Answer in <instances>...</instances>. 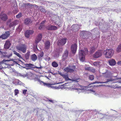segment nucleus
Here are the masks:
<instances>
[{
	"label": "nucleus",
	"mask_w": 121,
	"mask_h": 121,
	"mask_svg": "<svg viewBox=\"0 0 121 121\" xmlns=\"http://www.w3.org/2000/svg\"><path fill=\"white\" fill-rule=\"evenodd\" d=\"M15 60V59H14V60H12L10 61L9 60H3L0 62V69L6 68L5 65H13L15 64H17V63L16 61Z\"/></svg>",
	"instance_id": "obj_1"
},
{
	"label": "nucleus",
	"mask_w": 121,
	"mask_h": 121,
	"mask_svg": "<svg viewBox=\"0 0 121 121\" xmlns=\"http://www.w3.org/2000/svg\"><path fill=\"white\" fill-rule=\"evenodd\" d=\"M84 50L85 51L83 50H81L79 52V58L80 60L82 62L84 61L85 60V53L87 54L88 52V50L86 48H84Z\"/></svg>",
	"instance_id": "obj_2"
},
{
	"label": "nucleus",
	"mask_w": 121,
	"mask_h": 121,
	"mask_svg": "<svg viewBox=\"0 0 121 121\" xmlns=\"http://www.w3.org/2000/svg\"><path fill=\"white\" fill-rule=\"evenodd\" d=\"M16 48L20 52H22L23 53H26L27 48V46L25 44H20L16 46Z\"/></svg>",
	"instance_id": "obj_3"
},
{
	"label": "nucleus",
	"mask_w": 121,
	"mask_h": 121,
	"mask_svg": "<svg viewBox=\"0 0 121 121\" xmlns=\"http://www.w3.org/2000/svg\"><path fill=\"white\" fill-rule=\"evenodd\" d=\"M114 51L112 49H107L104 51V53L106 58H110L114 53Z\"/></svg>",
	"instance_id": "obj_4"
},
{
	"label": "nucleus",
	"mask_w": 121,
	"mask_h": 121,
	"mask_svg": "<svg viewBox=\"0 0 121 121\" xmlns=\"http://www.w3.org/2000/svg\"><path fill=\"white\" fill-rule=\"evenodd\" d=\"M42 67H38L31 64H26L25 65V68L27 69H33L36 68L38 69H41L42 68Z\"/></svg>",
	"instance_id": "obj_5"
},
{
	"label": "nucleus",
	"mask_w": 121,
	"mask_h": 121,
	"mask_svg": "<svg viewBox=\"0 0 121 121\" xmlns=\"http://www.w3.org/2000/svg\"><path fill=\"white\" fill-rule=\"evenodd\" d=\"M10 35L9 31H6L4 34H2L0 36V38H2L3 39H6L9 37Z\"/></svg>",
	"instance_id": "obj_6"
},
{
	"label": "nucleus",
	"mask_w": 121,
	"mask_h": 121,
	"mask_svg": "<svg viewBox=\"0 0 121 121\" xmlns=\"http://www.w3.org/2000/svg\"><path fill=\"white\" fill-rule=\"evenodd\" d=\"M67 42L66 38H63L61 40H59L58 41V45L59 46H62L65 44Z\"/></svg>",
	"instance_id": "obj_7"
},
{
	"label": "nucleus",
	"mask_w": 121,
	"mask_h": 121,
	"mask_svg": "<svg viewBox=\"0 0 121 121\" xmlns=\"http://www.w3.org/2000/svg\"><path fill=\"white\" fill-rule=\"evenodd\" d=\"M0 18L1 20L5 21L8 19V16L5 13L1 12L0 14Z\"/></svg>",
	"instance_id": "obj_8"
},
{
	"label": "nucleus",
	"mask_w": 121,
	"mask_h": 121,
	"mask_svg": "<svg viewBox=\"0 0 121 121\" xmlns=\"http://www.w3.org/2000/svg\"><path fill=\"white\" fill-rule=\"evenodd\" d=\"M102 52L101 50H99L93 55V57L95 58H98L102 55Z\"/></svg>",
	"instance_id": "obj_9"
},
{
	"label": "nucleus",
	"mask_w": 121,
	"mask_h": 121,
	"mask_svg": "<svg viewBox=\"0 0 121 121\" xmlns=\"http://www.w3.org/2000/svg\"><path fill=\"white\" fill-rule=\"evenodd\" d=\"M46 28L48 30L51 31L55 30L58 29L57 27L56 26L51 25L48 26H47Z\"/></svg>",
	"instance_id": "obj_10"
},
{
	"label": "nucleus",
	"mask_w": 121,
	"mask_h": 121,
	"mask_svg": "<svg viewBox=\"0 0 121 121\" xmlns=\"http://www.w3.org/2000/svg\"><path fill=\"white\" fill-rule=\"evenodd\" d=\"M34 32V31L32 30H27L25 32V36L26 37L28 38L29 37L30 35L33 34Z\"/></svg>",
	"instance_id": "obj_11"
},
{
	"label": "nucleus",
	"mask_w": 121,
	"mask_h": 121,
	"mask_svg": "<svg viewBox=\"0 0 121 121\" xmlns=\"http://www.w3.org/2000/svg\"><path fill=\"white\" fill-rule=\"evenodd\" d=\"M62 77L63 78H65V80L66 81L68 80H72V81H77V80H78V79H76L75 78H72V79H71L69 78L68 75H66V74H64V75H62Z\"/></svg>",
	"instance_id": "obj_12"
},
{
	"label": "nucleus",
	"mask_w": 121,
	"mask_h": 121,
	"mask_svg": "<svg viewBox=\"0 0 121 121\" xmlns=\"http://www.w3.org/2000/svg\"><path fill=\"white\" fill-rule=\"evenodd\" d=\"M77 49V45L75 43L73 44L71 47V49L72 52L73 53H75Z\"/></svg>",
	"instance_id": "obj_13"
},
{
	"label": "nucleus",
	"mask_w": 121,
	"mask_h": 121,
	"mask_svg": "<svg viewBox=\"0 0 121 121\" xmlns=\"http://www.w3.org/2000/svg\"><path fill=\"white\" fill-rule=\"evenodd\" d=\"M11 45L10 41L7 40L6 41L4 45V48L6 49H8L10 48Z\"/></svg>",
	"instance_id": "obj_14"
},
{
	"label": "nucleus",
	"mask_w": 121,
	"mask_h": 121,
	"mask_svg": "<svg viewBox=\"0 0 121 121\" xmlns=\"http://www.w3.org/2000/svg\"><path fill=\"white\" fill-rule=\"evenodd\" d=\"M42 38V35L41 34H39L37 36L35 40V43H37L41 40Z\"/></svg>",
	"instance_id": "obj_15"
},
{
	"label": "nucleus",
	"mask_w": 121,
	"mask_h": 121,
	"mask_svg": "<svg viewBox=\"0 0 121 121\" xmlns=\"http://www.w3.org/2000/svg\"><path fill=\"white\" fill-rule=\"evenodd\" d=\"M68 55L69 52L67 50H65L63 56V60H64L66 59L68 57Z\"/></svg>",
	"instance_id": "obj_16"
},
{
	"label": "nucleus",
	"mask_w": 121,
	"mask_h": 121,
	"mask_svg": "<svg viewBox=\"0 0 121 121\" xmlns=\"http://www.w3.org/2000/svg\"><path fill=\"white\" fill-rule=\"evenodd\" d=\"M12 55V53H10L9 54H8L6 52H4L2 53V57L4 58H9Z\"/></svg>",
	"instance_id": "obj_17"
},
{
	"label": "nucleus",
	"mask_w": 121,
	"mask_h": 121,
	"mask_svg": "<svg viewBox=\"0 0 121 121\" xmlns=\"http://www.w3.org/2000/svg\"><path fill=\"white\" fill-rule=\"evenodd\" d=\"M108 62L109 65L111 66H113L115 65L116 63L115 60L113 59H112L108 61Z\"/></svg>",
	"instance_id": "obj_18"
},
{
	"label": "nucleus",
	"mask_w": 121,
	"mask_h": 121,
	"mask_svg": "<svg viewBox=\"0 0 121 121\" xmlns=\"http://www.w3.org/2000/svg\"><path fill=\"white\" fill-rule=\"evenodd\" d=\"M32 22V21L31 19L29 18H26L24 20V23L26 25H28L31 24Z\"/></svg>",
	"instance_id": "obj_19"
},
{
	"label": "nucleus",
	"mask_w": 121,
	"mask_h": 121,
	"mask_svg": "<svg viewBox=\"0 0 121 121\" xmlns=\"http://www.w3.org/2000/svg\"><path fill=\"white\" fill-rule=\"evenodd\" d=\"M50 46V42L49 41H46L45 44V48L46 49H48Z\"/></svg>",
	"instance_id": "obj_20"
},
{
	"label": "nucleus",
	"mask_w": 121,
	"mask_h": 121,
	"mask_svg": "<svg viewBox=\"0 0 121 121\" xmlns=\"http://www.w3.org/2000/svg\"><path fill=\"white\" fill-rule=\"evenodd\" d=\"M30 58L33 61H35L37 60V57L35 54H34L31 55Z\"/></svg>",
	"instance_id": "obj_21"
},
{
	"label": "nucleus",
	"mask_w": 121,
	"mask_h": 121,
	"mask_svg": "<svg viewBox=\"0 0 121 121\" xmlns=\"http://www.w3.org/2000/svg\"><path fill=\"white\" fill-rule=\"evenodd\" d=\"M113 80H111L110 79H107V81L106 82H97V81H95V82H93L92 83H91L92 84H95L96 83H106L108 82H110V81H112Z\"/></svg>",
	"instance_id": "obj_22"
},
{
	"label": "nucleus",
	"mask_w": 121,
	"mask_h": 121,
	"mask_svg": "<svg viewBox=\"0 0 121 121\" xmlns=\"http://www.w3.org/2000/svg\"><path fill=\"white\" fill-rule=\"evenodd\" d=\"M112 75V73L110 72H107L105 73L104 75L106 78H109Z\"/></svg>",
	"instance_id": "obj_23"
},
{
	"label": "nucleus",
	"mask_w": 121,
	"mask_h": 121,
	"mask_svg": "<svg viewBox=\"0 0 121 121\" xmlns=\"http://www.w3.org/2000/svg\"><path fill=\"white\" fill-rule=\"evenodd\" d=\"M16 23V21H14V22L11 23L9 25V27L10 28H11V27L15 26L17 24Z\"/></svg>",
	"instance_id": "obj_24"
},
{
	"label": "nucleus",
	"mask_w": 121,
	"mask_h": 121,
	"mask_svg": "<svg viewBox=\"0 0 121 121\" xmlns=\"http://www.w3.org/2000/svg\"><path fill=\"white\" fill-rule=\"evenodd\" d=\"M72 69L69 68V73H73L74 71V70L76 68L75 66H72Z\"/></svg>",
	"instance_id": "obj_25"
},
{
	"label": "nucleus",
	"mask_w": 121,
	"mask_h": 121,
	"mask_svg": "<svg viewBox=\"0 0 121 121\" xmlns=\"http://www.w3.org/2000/svg\"><path fill=\"white\" fill-rule=\"evenodd\" d=\"M95 50V48L94 47H91L90 48V52L91 53H93Z\"/></svg>",
	"instance_id": "obj_26"
},
{
	"label": "nucleus",
	"mask_w": 121,
	"mask_h": 121,
	"mask_svg": "<svg viewBox=\"0 0 121 121\" xmlns=\"http://www.w3.org/2000/svg\"><path fill=\"white\" fill-rule=\"evenodd\" d=\"M30 55V52L29 51L25 55V57L26 60L29 59V56Z\"/></svg>",
	"instance_id": "obj_27"
},
{
	"label": "nucleus",
	"mask_w": 121,
	"mask_h": 121,
	"mask_svg": "<svg viewBox=\"0 0 121 121\" xmlns=\"http://www.w3.org/2000/svg\"><path fill=\"white\" fill-rule=\"evenodd\" d=\"M100 62L98 61H96L94 62L93 63V65L94 66H99Z\"/></svg>",
	"instance_id": "obj_28"
},
{
	"label": "nucleus",
	"mask_w": 121,
	"mask_h": 121,
	"mask_svg": "<svg viewBox=\"0 0 121 121\" xmlns=\"http://www.w3.org/2000/svg\"><path fill=\"white\" fill-rule=\"evenodd\" d=\"M52 66L56 68L58 66V63L55 61L52 62Z\"/></svg>",
	"instance_id": "obj_29"
},
{
	"label": "nucleus",
	"mask_w": 121,
	"mask_h": 121,
	"mask_svg": "<svg viewBox=\"0 0 121 121\" xmlns=\"http://www.w3.org/2000/svg\"><path fill=\"white\" fill-rule=\"evenodd\" d=\"M13 52L14 54L19 57V58H22V57L21 55L19 53H17L16 51L14 50L13 51Z\"/></svg>",
	"instance_id": "obj_30"
},
{
	"label": "nucleus",
	"mask_w": 121,
	"mask_h": 121,
	"mask_svg": "<svg viewBox=\"0 0 121 121\" xmlns=\"http://www.w3.org/2000/svg\"><path fill=\"white\" fill-rule=\"evenodd\" d=\"M40 11L43 13H45L46 12V11L45 9L42 7H40Z\"/></svg>",
	"instance_id": "obj_31"
},
{
	"label": "nucleus",
	"mask_w": 121,
	"mask_h": 121,
	"mask_svg": "<svg viewBox=\"0 0 121 121\" xmlns=\"http://www.w3.org/2000/svg\"><path fill=\"white\" fill-rule=\"evenodd\" d=\"M116 51L118 52H119L121 51V46H120L119 45L118 46L117 48L116 49Z\"/></svg>",
	"instance_id": "obj_32"
},
{
	"label": "nucleus",
	"mask_w": 121,
	"mask_h": 121,
	"mask_svg": "<svg viewBox=\"0 0 121 121\" xmlns=\"http://www.w3.org/2000/svg\"><path fill=\"white\" fill-rule=\"evenodd\" d=\"M22 16V13H20L19 14L16 15V17L18 18H20Z\"/></svg>",
	"instance_id": "obj_33"
},
{
	"label": "nucleus",
	"mask_w": 121,
	"mask_h": 121,
	"mask_svg": "<svg viewBox=\"0 0 121 121\" xmlns=\"http://www.w3.org/2000/svg\"><path fill=\"white\" fill-rule=\"evenodd\" d=\"M14 93L15 95H17L19 93V90L17 89H15L14 90Z\"/></svg>",
	"instance_id": "obj_34"
},
{
	"label": "nucleus",
	"mask_w": 121,
	"mask_h": 121,
	"mask_svg": "<svg viewBox=\"0 0 121 121\" xmlns=\"http://www.w3.org/2000/svg\"><path fill=\"white\" fill-rule=\"evenodd\" d=\"M89 78L91 80H93L94 79V76L92 75H90L89 76Z\"/></svg>",
	"instance_id": "obj_35"
},
{
	"label": "nucleus",
	"mask_w": 121,
	"mask_h": 121,
	"mask_svg": "<svg viewBox=\"0 0 121 121\" xmlns=\"http://www.w3.org/2000/svg\"><path fill=\"white\" fill-rule=\"evenodd\" d=\"M69 68L68 67H66L64 69V71H65L66 72H67L69 73Z\"/></svg>",
	"instance_id": "obj_36"
},
{
	"label": "nucleus",
	"mask_w": 121,
	"mask_h": 121,
	"mask_svg": "<svg viewBox=\"0 0 121 121\" xmlns=\"http://www.w3.org/2000/svg\"><path fill=\"white\" fill-rule=\"evenodd\" d=\"M63 48H59V50H58L57 52L60 53L61 52L63 51Z\"/></svg>",
	"instance_id": "obj_37"
},
{
	"label": "nucleus",
	"mask_w": 121,
	"mask_h": 121,
	"mask_svg": "<svg viewBox=\"0 0 121 121\" xmlns=\"http://www.w3.org/2000/svg\"><path fill=\"white\" fill-rule=\"evenodd\" d=\"M39 82L41 84L42 83H43V85H47V84L45 83L44 82H43L42 81L40 80H39Z\"/></svg>",
	"instance_id": "obj_38"
},
{
	"label": "nucleus",
	"mask_w": 121,
	"mask_h": 121,
	"mask_svg": "<svg viewBox=\"0 0 121 121\" xmlns=\"http://www.w3.org/2000/svg\"><path fill=\"white\" fill-rule=\"evenodd\" d=\"M27 91V90L26 89L22 91V93L24 95H25L26 94Z\"/></svg>",
	"instance_id": "obj_39"
},
{
	"label": "nucleus",
	"mask_w": 121,
	"mask_h": 121,
	"mask_svg": "<svg viewBox=\"0 0 121 121\" xmlns=\"http://www.w3.org/2000/svg\"><path fill=\"white\" fill-rule=\"evenodd\" d=\"M43 52H42L39 55V56L40 57H42L43 55Z\"/></svg>",
	"instance_id": "obj_40"
},
{
	"label": "nucleus",
	"mask_w": 121,
	"mask_h": 121,
	"mask_svg": "<svg viewBox=\"0 0 121 121\" xmlns=\"http://www.w3.org/2000/svg\"><path fill=\"white\" fill-rule=\"evenodd\" d=\"M43 25L40 26L39 28V29L40 30H42V29L43 28Z\"/></svg>",
	"instance_id": "obj_41"
},
{
	"label": "nucleus",
	"mask_w": 121,
	"mask_h": 121,
	"mask_svg": "<svg viewBox=\"0 0 121 121\" xmlns=\"http://www.w3.org/2000/svg\"><path fill=\"white\" fill-rule=\"evenodd\" d=\"M26 6H31V7L32 6V5L30 4V3H28L26 4Z\"/></svg>",
	"instance_id": "obj_42"
},
{
	"label": "nucleus",
	"mask_w": 121,
	"mask_h": 121,
	"mask_svg": "<svg viewBox=\"0 0 121 121\" xmlns=\"http://www.w3.org/2000/svg\"><path fill=\"white\" fill-rule=\"evenodd\" d=\"M46 22V20H44L43 22H42L41 23V25L44 24Z\"/></svg>",
	"instance_id": "obj_43"
},
{
	"label": "nucleus",
	"mask_w": 121,
	"mask_h": 121,
	"mask_svg": "<svg viewBox=\"0 0 121 121\" xmlns=\"http://www.w3.org/2000/svg\"><path fill=\"white\" fill-rule=\"evenodd\" d=\"M117 63V64L119 65H121V61H120L118 62Z\"/></svg>",
	"instance_id": "obj_44"
},
{
	"label": "nucleus",
	"mask_w": 121,
	"mask_h": 121,
	"mask_svg": "<svg viewBox=\"0 0 121 121\" xmlns=\"http://www.w3.org/2000/svg\"><path fill=\"white\" fill-rule=\"evenodd\" d=\"M90 67H87L85 68V69L86 70H90Z\"/></svg>",
	"instance_id": "obj_45"
},
{
	"label": "nucleus",
	"mask_w": 121,
	"mask_h": 121,
	"mask_svg": "<svg viewBox=\"0 0 121 121\" xmlns=\"http://www.w3.org/2000/svg\"><path fill=\"white\" fill-rule=\"evenodd\" d=\"M49 101H50V102H51L52 103H53V100H52V99L51 100H50Z\"/></svg>",
	"instance_id": "obj_46"
},
{
	"label": "nucleus",
	"mask_w": 121,
	"mask_h": 121,
	"mask_svg": "<svg viewBox=\"0 0 121 121\" xmlns=\"http://www.w3.org/2000/svg\"><path fill=\"white\" fill-rule=\"evenodd\" d=\"M59 74H60L62 77V75H64V74H62L61 73H59Z\"/></svg>",
	"instance_id": "obj_47"
},
{
	"label": "nucleus",
	"mask_w": 121,
	"mask_h": 121,
	"mask_svg": "<svg viewBox=\"0 0 121 121\" xmlns=\"http://www.w3.org/2000/svg\"><path fill=\"white\" fill-rule=\"evenodd\" d=\"M50 99H47V101H49Z\"/></svg>",
	"instance_id": "obj_48"
},
{
	"label": "nucleus",
	"mask_w": 121,
	"mask_h": 121,
	"mask_svg": "<svg viewBox=\"0 0 121 121\" xmlns=\"http://www.w3.org/2000/svg\"><path fill=\"white\" fill-rule=\"evenodd\" d=\"M99 86H104V85H99Z\"/></svg>",
	"instance_id": "obj_49"
},
{
	"label": "nucleus",
	"mask_w": 121,
	"mask_h": 121,
	"mask_svg": "<svg viewBox=\"0 0 121 121\" xmlns=\"http://www.w3.org/2000/svg\"><path fill=\"white\" fill-rule=\"evenodd\" d=\"M48 60H50V58L49 57L48 58Z\"/></svg>",
	"instance_id": "obj_50"
},
{
	"label": "nucleus",
	"mask_w": 121,
	"mask_h": 121,
	"mask_svg": "<svg viewBox=\"0 0 121 121\" xmlns=\"http://www.w3.org/2000/svg\"><path fill=\"white\" fill-rule=\"evenodd\" d=\"M120 46H121V43L119 45Z\"/></svg>",
	"instance_id": "obj_51"
},
{
	"label": "nucleus",
	"mask_w": 121,
	"mask_h": 121,
	"mask_svg": "<svg viewBox=\"0 0 121 121\" xmlns=\"http://www.w3.org/2000/svg\"><path fill=\"white\" fill-rule=\"evenodd\" d=\"M91 91H93L94 92V91L92 90H91Z\"/></svg>",
	"instance_id": "obj_52"
},
{
	"label": "nucleus",
	"mask_w": 121,
	"mask_h": 121,
	"mask_svg": "<svg viewBox=\"0 0 121 121\" xmlns=\"http://www.w3.org/2000/svg\"><path fill=\"white\" fill-rule=\"evenodd\" d=\"M81 86H80V88H81Z\"/></svg>",
	"instance_id": "obj_53"
},
{
	"label": "nucleus",
	"mask_w": 121,
	"mask_h": 121,
	"mask_svg": "<svg viewBox=\"0 0 121 121\" xmlns=\"http://www.w3.org/2000/svg\"><path fill=\"white\" fill-rule=\"evenodd\" d=\"M119 82H120V83H121V81H120Z\"/></svg>",
	"instance_id": "obj_54"
}]
</instances>
